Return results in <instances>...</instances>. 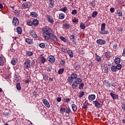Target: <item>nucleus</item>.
<instances>
[{"label":"nucleus","instance_id":"nucleus-33","mask_svg":"<svg viewBox=\"0 0 125 125\" xmlns=\"http://www.w3.org/2000/svg\"><path fill=\"white\" fill-rule=\"evenodd\" d=\"M17 31L18 34H22V28L20 27H18L17 28Z\"/></svg>","mask_w":125,"mask_h":125},{"label":"nucleus","instance_id":"nucleus-12","mask_svg":"<svg viewBox=\"0 0 125 125\" xmlns=\"http://www.w3.org/2000/svg\"><path fill=\"white\" fill-rule=\"evenodd\" d=\"M48 61L50 63H54L55 62V58L53 56H49L48 58Z\"/></svg>","mask_w":125,"mask_h":125},{"label":"nucleus","instance_id":"nucleus-58","mask_svg":"<svg viewBox=\"0 0 125 125\" xmlns=\"http://www.w3.org/2000/svg\"><path fill=\"white\" fill-rule=\"evenodd\" d=\"M105 85L106 86V87H111V84H110V83L109 82H106L105 83Z\"/></svg>","mask_w":125,"mask_h":125},{"label":"nucleus","instance_id":"nucleus-40","mask_svg":"<svg viewBox=\"0 0 125 125\" xmlns=\"http://www.w3.org/2000/svg\"><path fill=\"white\" fill-rule=\"evenodd\" d=\"M74 79L72 78V77H71V76L68 77V83H73V82H74Z\"/></svg>","mask_w":125,"mask_h":125},{"label":"nucleus","instance_id":"nucleus-26","mask_svg":"<svg viewBox=\"0 0 125 125\" xmlns=\"http://www.w3.org/2000/svg\"><path fill=\"white\" fill-rule=\"evenodd\" d=\"M32 23L34 26H38L39 25V21L38 20H34Z\"/></svg>","mask_w":125,"mask_h":125},{"label":"nucleus","instance_id":"nucleus-30","mask_svg":"<svg viewBox=\"0 0 125 125\" xmlns=\"http://www.w3.org/2000/svg\"><path fill=\"white\" fill-rule=\"evenodd\" d=\"M72 88H73V89H75V88H76V87H78V84L75 83V82H73L72 85Z\"/></svg>","mask_w":125,"mask_h":125},{"label":"nucleus","instance_id":"nucleus-23","mask_svg":"<svg viewBox=\"0 0 125 125\" xmlns=\"http://www.w3.org/2000/svg\"><path fill=\"white\" fill-rule=\"evenodd\" d=\"M114 62L115 64H120V63H121V59H120L119 58H116L114 60Z\"/></svg>","mask_w":125,"mask_h":125},{"label":"nucleus","instance_id":"nucleus-7","mask_svg":"<svg viewBox=\"0 0 125 125\" xmlns=\"http://www.w3.org/2000/svg\"><path fill=\"white\" fill-rule=\"evenodd\" d=\"M50 39L51 41L55 42H58V39H57V37L55 35H54L53 33L50 36Z\"/></svg>","mask_w":125,"mask_h":125},{"label":"nucleus","instance_id":"nucleus-27","mask_svg":"<svg viewBox=\"0 0 125 125\" xmlns=\"http://www.w3.org/2000/svg\"><path fill=\"white\" fill-rule=\"evenodd\" d=\"M30 16L34 18L38 17V14L36 12H32L30 13Z\"/></svg>","mask_w":125,"mask_h":125},{"label":"nucleus","instance_id":"nucleus-1","mask_svg":"<svg viewBox=\"0 0 125 125\" xmlns=\"http://www.w3.org/2000/svg\"><path fill=\"white\" fill-rule=\"evenodd\" d=\"M43 36L45 40L48 41L50 39V36L53 34V30L51 28L47 27H45L42 28Z\"/></svg>","mask_w":125,"mask_h":125},{"label":"nucleus","instance_id":"nucleus-47","mask_svg":"<svg viewBox=\"0 0 125 125\" xmlns=\"http://www.w3.org/2000/svg\"><path fill=\"white\" fill-rule=\"evenodd\" d=\"M26 54V55H27V56H29L30 57L32 56V55H33V52L31 51H27Z\"/></svg>","mask_w":125,"mask_h":125},{"label":"nucleus","instance_id":"nucleus-54","mask_svg":"<svg viewBox=\"0 0 125 125\" xmlns=\"http://www.w3.org/2000/svg\"><path fill=\"white\" fill-rule=\"evenodd\" d=\"M83 86H84V85L83 84V83H81L79 85V89H83Z\"/></svg>","mask_w":125,"mask_h":125},{"label":"nucleus","instance_id":"nucleus-52","mask_svg":"<svg viewBox=\"0 0 125 125\" xmlns=\"http://www.w3.org/2000/svg\"><path fill=\"white\" fill-rule=\"evenodd\" d=\"M83 95H84V92L83 91L80 92V93L79 95V97H80V98H82V97H83Z\"/></svg>","mask_w":125,"mask_h":125},{"label":"nucleus","instance_id":"nucleus-6","mask_svg":"<svg viewBox=\"0 0 125 125\" xmlns=\"http://www.w3.org/2000/svg\"><path fill=\"white\" fill-rule=\"evenodd\" d=\"M12 23L14 26H18V25H19V20H18V19H17V18L14 17L13 18Z\"/></svg>","mask_w":125,"mask_h":125},{"label":"nucleus","instance_id":"nucleus-11","mask_svg":"<svg viewBox=\"0 0 125 125\" xmlns=\"http://www.w3.org/2000/svg\"><path fill=\"white\" fill-rule=\"evenodd\" d=\"M96 98V96L94 94L89 95L88 97V99L89 101H93Z\"/></svg>","mask_w":125,"mask_h":125},{"label":"nucleus","instance_id":"nucleus-45","mask_svg":"<svg viewBox=\"0 0 125 125\" xmlns=\"http://www.w3.org/2000/svg\"><path fill=\"white\" fill-rule=\"evenodd\" d=\"M98 13L97 11H95L92 13V18H95L97 16Z\"/></svg>","mask_w":125,"mask_h":125},{"label":"nucleus","instance_id":"nucleus-18","mask_svg":"<svg viewBox=\"0 0 125 125\" xmlns=\"http://www.w3.org/2000/svg\"><path fill=\"white\" fill-rule=\"evenodd\" d=\"M69 38L70 40L72 42H73V43H76V38H75V35H71Z\"/></svg>","mask_w":125,"mask_h":125},{"label":"nucleus","instance_id":"nucleus-35","mask_svg":"<svg viewBox=\"0 0 125 125\" xmlns=\"http://www.w3.org/2000/svg\"><path fill=\"white\" fill-rule=\"evenodd\" d=\"M65 110L66 109L65 108V107H62L60 108V112L63 115L64 114V113H65Z\"/></svg>","mask_w":125,"mask_h":125},{"label":"nucleus","instance_id":"nucleus-36","mask_svg":"<svg viewBox=\"0 0 125 125\" xmlns=\"http://www.w3.org/2000/svg\"><path fill=\"white\" fill-rule=\"evenodd\" d=\"M59 10H60V11H62V12H64V13H66V12L67 10V7H63V8L60 9Z\"/></svg>","mask_w":125,"mask_h":125},{"label":"nucleus","instance_id":"nucleus-25","mask_svg":"<svg viewBox=\"0 0 125 125\" xmlns=\"http://www.w3.org/2000/svg\"><path fill=\"white\" fill-rule=\"evenodd\" d=\"M77 84H80L82 83V79L81 78H76L74 81Z\"/></svg>","mask_w":125,"mask_h":125},{"label":"nucleus","instance_id":"nucleus-38","mask_svg":"<svg viewBox=\"0 0 125 125\" xmlns=\"http://www.w3.org/2000/svg\"><path fill=\"white\" fill-rule=\"evenodd\" d=\"M74 69L76 71H78V70H80V69H81V66L80 65V64L75 65L74 66Z\"/></svg>","mask_w":125,"mask_h":125},{"label":"nucleus","instance_id":"nucleus-21","mask_svg":"<svg viewBox=\"0 0 125 125\" xmlns=\"http://www.w3.org/2000/svg\"><path fill=\"white\" fill-rule=\"evenodd\" d=\"M25 42H27L29 44H32V43H33V40L30 39H28V38L25 39Z\"/></svg>","mask_w":125,"mask_h":125},{"label":"nucleus","instance_id":"nucleus-20","mask_svg":"<svg viewBox=\"0 0 125 125\" xmlns=\"http://www.w3.org/2000/svg\"><path fill=\"white\" fill-rule=\"evenodd\" d=\"M65 18V14L63 13H61L59 15V19L61 20H63Z\"/></svg>","mask_w":125,"mask_h":125},{"label":"nucleus","instance_id":"nucleus-39","mask_svg":"<svg viewBox=\"0 0 125 125\" xmlns=\"http://www.w3.org/2000/svg\"><path fill=\"white\" fill-rule=\"evenodd\" d=\"M117 14L118 16H123V12L121 11V10L118 9L117 10Z\"/></svg>","mask_w":125,"mask_h":125},{"label":"nucleus","instance_id":"nucleus-4","mask_svg":"<svg viewBox=\"0 0 125 125\" xmlns=\"http://www.w3.org/2000/svg\"><path fill=\"white\" fill-rule=\"evenodd\" d=\"M31 5L32 3L29 1H27L22 4V7L23 9H26V8H30Z\"/></svg>","mask_w":125,"mask_h":125},{"label":"nucleus","instance_id":"nucleus-57","mask_svg":"<svg viewBox=\"0 0 125 125\" xmlns=\"http://www.w3.org/2000/svg\"><path fill=\"white\" fill-rule=\"evenodd\" d=\"M90 4L91 6H92L93 7H94V6H95V3L93 1L90 2Z\"/></svg>","mask_w":125,"mask_h":125},{"label":"nucleus","instance_id":"nucleus-50","mask_svg":"<svg viewBox=\"0 0 125 125\" xmlns=\"http://www.w3.org/2000/svg\"><path fill=\"white\" fill-rule=\"evenodd\" d=\"M39 46L41 48H44V47H45V44H44V43H41L39 44Z\"/></svg>","mask_w":125,"mask_h":125},{"label":"nucleus","instance_id":"nucleus-34","mask_svg":"<svg viewBox=\"0 0 125 125\" xmlns=\"http://www.w3.org/2000/svg\"><path fill=\"white\" fill-rule=\"evenodd\" d=\"M111 70L112 72H116L117 71V67L114 65H112L111 67Z\"/></svg>","mask_w":125,"mask_h":125},{"label":"nucleus","instance_id":"nucleus-59","mask_svg":"<svg viewBox=\"0 0 125 125\" xmlns=\"http://www.w3.org/2000/svg\"><path fill=\"white\" fill-rule=\"evenodd\" d=\"M48 22H49V23H52V24H53V23L54 22V21H53V19H52V18H51L50 19L48 20Z\"/></svg>","mask_w":125,"mask_h":125},{"label":"nucleus","instance_id":"nucleus-24","mask_svg":"<svg viewBox=\"0 0 125 125\" xmlns=\"http://www.w3.org/2000/svg\"><path fill=\"white\" fill-rule=\"evenodd\" d=\"M12 65H16L17 63V59L13 58L11 62Z\"/></svg>","mask_w":125,"mask_h":125},{"label":"nucleus","instance_id":"nucleus-14","mask_svg":"<svg viewBox=\"0 0 125 125\" xmlns=\"http://www.w3.org/2000/svg\"><path fill=\"white\" fill-rule=\"evenodd\" d=\"M40 60L42 64H44L46 59L42 55H40L39 57Z\"/></svg>","mask_w":125,"mask_h":125},{"label":"nucleus","instance_id":"nucleus-32","mask_svg":"<svg viewBox=\"0 0 125 125\" xmlns=\"http://www.w3.org/2000/svg\"><path fill=\"white\" fill-rule=\"evenodd\" d=\"M104 70L105 73H108V65L107 64L104 65Z\"/></svg>","mask_w":125,"mask_h":125},{"label":"nucleus","instance_id":"nucleus-37","mask_svg":"<svg viewBox=\"0 0 125 125\" xmlns=\"http://www.w3.org/2000/svg\"><path fill=\"white\" fill-rule=\"evenodd\" d=\"M16 88L18 90H21V86L20 85V83H17Z\"/></svg>","mask_w":125,"mask_h":125},{"label":"nucleus","instance_id":"nucleus-8","mask_svg":"<svg viewBox=\"0 0 125 125\" xmlns=\"http://www.w3.org/2000/svg\"><path fill=\"white\" fill-rule=\"evenodd\" d=\"M42 103H43L44 105H45V106L47 107V108H49L50 107V104H49V102H48V101H47V100L45 99H43Z\"/></svg>","mask_w":125,"mask_h":125},{"label":"nucleus","instance_id":"nucleus-19","mask_svg":"<svg viewBox=\"0 0 125 125\" xmlns=\"http://www.w3.org/2000/svg\"><path fill=\"white\" fill-rule=\"evenodd\" d=\"M62 27L65 30H67V29H69V28H70V24H67V23H64L62 25Z\"/></svg>","mask_w":125,"mask_h":125},{"label":"nucleus","instance_id":"nucleus-41","mask_svg":"<svg viewBox=\"0 0 125 125\" xmlns=\"http://www.w3.org/2000/svg\"><path fill=\"white\" fill-rule=\"evenodd\" d=\"M63 72H64V68L60 69L58 71V73L59 75H61V74H63Z\"/></svg>","mask_w":125,"mask_h":125},{"label":"nucleus","instance_id":"nucleus-49","mask_svg":"<svg viewBox=\"0 0 125 125\" xmlns=\"http://www.w3.org/2000/svg\"><path fill=\"white\" fill-rule=\"evenodd\" d=\"M65 112L66 114H70V113L71 112V109L70 108V107H68L66 108V109H65Z\"/></svg>","mask_w":125,"mask_h":125},{"label":"nucleus","instance_id":"nucleus-55","mask_svg":"<svg viewBox=\"0 0 125 125\" xmlns=\"http://www.w3.org/2000/svg\"><path fill=\"white\" fill-rule=\"evenodd\" d=\"M43 80H44V81H47V80L48 79V76L46 75H43Z\"/></svg>","mask_w":125,"mask_h":125},{"label":"nucleus","instance_id":"nucleus-42","mask_svg":"<svg viewBox=\"0 0 125 125\" xmlns=\"http://www.w3.org/2000/svg\"><path fill=\"white\" fill-rule=\"evenodd\" d=\"M80 27L83 30H84V29H85V25H84V24H83V23H81L80 24Z\"/></svg>","mask_w":125,"mask_h":125},{"label":"nucleus","instance_id":"nucleus-16","mask_svg":"<svg viewBox=\"0 0 125 125\" xmlns=\"http://www.w3.org/2000/svg\"><path fill=\"white\" fill-rule=\"evenodd\" d=\"M30 34L33 38H38V35L36 33V32L34 30L30 31Z\"/></svg>","mask_w":125,"mask_h":125},{"label":"nucleus","instance_id":"nucleus-63","mask_svg":"<svg viewBox=\"0 0 125 125\" xmlns=\"http://www.w3.org/2000/svg\"><path fill=\"white\" fill-rule=\"evenodd\" d=\"M110 12H115V8H114L113 7H112L110 9Z\"/></svg>","mask_w":125,"mask_h":125},{"label":"nucleus","instance_id":"nucleus-43","mask_svg":"<svg viewBox=\"0 0 125 125\" xmlns=\"http://www.w3.org/2000/svg\"><path fill=\"white\" fill-rule=\"evenodd\" d=\"M60 39L61 40V41H62L64 42H67V39H66L64 37L61 36L60 37Z\"/></svg>","mask_w":125,"mask_h":125},{"label":"nucleus","instance_id":"nucleus-53","mask_svg":"<svg viewBox=\"0 0 125 125\" xmlns=\"http://www.w3.org/2000/svg\"><path fill=\"white\" fill-rule=\"evenodd\" d=\"M77 13H78V11H77V10H73L71 12V14L72 15H76V14H77Z\"/></svg>","mask_w":125,"mask_h":125},{"label":"nucleus","instance_id":"nucleus-29","mask_svg":"<svg viewBox=\"0 0 125 125\" xmlns=\"http://www.w3.org/2000/svg\"><path fill=\"white\" fill-rule=\"evenodd\" d=\"M110 96L112 97L113 99H117L119 96L113 93H110Z\"/></svg>","mask_w":125,"mask_h":125},{"label":"nucleus","instance_id":"nucleus-31","mask_svg":"<svg viewBox=\"0 0 125 125\" xmlns=\"http://www.w3.org/2000/svg\"><path fill=\"white\" fill-rule=\"evenodd\" d=\"M0 66H3L4 65V61L2 57H0Z\"/></svg>","mask_w":125,"mask_h":125},{"label":"nucleus","instance_id":"nucleus-46","mask_svg":"<svg viewBox=\"0 0 125 125\" xmlns=\"http://www.w3.org/2000/svg\"><path fill=\"white\" fill-rule=\"evenodd\" d=\"M51 70H52V66H51V65H49L47 69V71L48 73H50L51 72Z\"/></svg>","mask_w":125,"mask_h":125},{"label":"nucleus","instance_id":"nucleus-13","mask_svg":"<svg viewBox=\"0 0 125 125\" xmlns=\"http://www.w3.org/2000/svg\"><path fill=\"white\" fill-rule=\"evenodd\" d=\"M95 59H96L97 62L100 63V62H101V61H102V59L101 58V57H100V56L98 55L97 53H96L95 54Z\"/></svg>","mask_w":125,"mask_h":125},{"label":"nucleus","instance_id":"nucleus-15","mask_svg":"<svg viewBox=\"0 0 125 125\" xmlns=\"http://www.w3.org/2000/svg\"><path fill=\"white\" fill-rule=\"evenodd\" d=\"M67 53L68 54L69 57L70 58H73L74 57V53H73V51L71 50H67Z\"/></svg>","mask_w":125,"mask_h":125},{"label":"nucleus","instance_id":"nucleus-28","mask_svg":"<svg viewBox=\"0 0 125 125\" xmlns=\"http://www.w3.org/2000/svg\"><path fill=\"white\" fill-rule=\"evenodd\" d=\"M104 56L107 59H109L110 57H111V54H110V52H106L105 53Z\"/></svg>","mask_w":125,"mask_h":125},{"label":"nucleus","instance_id":"nucleus-62","mask_svg":"<svg viewBox=\"0 0 125 125\" xmlns=\"http://www.w3.org/2000/svg\"><path fill=\"white\" fill-rule=\"evenodd\" d=\"M61 100H62V99H61V97H58L57 98V102H61Z\"/></svg>","mask_w":125,"mask_h":125},{"label":"nucleus","instance_id":"nucleus-51","mask_svg":"<svg viewBox=\"0 0 125 125\" xmlns=\"http://www.w3.org/2000/svg\"><path fill=\"white\" fill-rule=\"evenodd\" d=\"M27 24L28 26H33V21H27Z\"/></svg>","mask_w":125,"mask_h":125},{"label":"nucleus","instance_id":"nucleus-64","mask_svg":"<svg viewBox=\"0 0 125 125\" xmlns=\"http://www.w3.org/2000/svg\"><path fill=\"white\" fill-rule=\"evenodd\" d=\"M123 56H125V47L124 49L123 53L122 54Z\"/></svg>","mask_w":125,"mask_h":125},{"label":"nucleus","instance_id":"nucleus-3","mask_svg":"<svg viewBox=\"0 0 125 125\" xmlns=\"http://www.w3.org/2000/svg\"><path fill=\"white\" fill-rule=\"evenodd\" d=\"M24 67L25 69L29 70L31 67V60L26 59L24 63Z\"/></svg>","mask_w":125,"mask_h":125},{"label":"nucleus","instance_id":"nucleus-56","mask_svg":"<svg viewBox=\"0 0 125 125\" xmlns=\"http://www.w3.org/2000/svg\"><path fill=\"white\" fill-rule=\"evenodd\" d=\"M60 64L62 66H64V65H65V61H64V60H61Z\"/></svg>","mask_w":125,"mask_h":125},{"label":"nucleus","instance_id":"nucleus-9","mask_svg":"<svg viewBox=\"0 0 125 125\" xmlns=\"http://www.w3.org/2000/svg\"><path fill=\"white\" fill-rule=\"evenodd\" d=\"M97 43L98 44H100V45H102L106 43V41L104 40L98 39L97 40Z\"/></svg>","mask_w":125,"mask_h":125},{"label":"nucleus","instance_id":"nucleus-5","mask_svg":"<svg viewBox=\"0 0 125 125\" xmlns=\"http://www.w3.org/2000/svg\"><path fill=\"white\" fill-rule=\"evenodd\" d=\"M92 103L96 108H102V104H101L100 103L98 102L97 100L93 101Z\"/></svg>","mask_w":125,"mask_h":125},{"label":"nucleus","instance_id":"nucleus-61","mask_svg":"<svg viewBox=\"0 0 125 125\" xmlns=\"http://www.w3.org/2000/svg\"><path fill=\"white\" fill-rule=\"evenodd\" d=\"M87 108H88L87 105H86L85 104H83V106H82L83 109H87Z\"/></svg>","mask_w":125,"mask_h":125},{"label":"nucleus","instance_id":"nucleus-2","mask_svg":"<svg viewBox=\"0 0 125 125\" xmlns=\"http://www.w3.org/2000/svg\"><path fill=\"white\" fill-rule=\"evenodd\" d=\"M105 26L106 24L105 23L101 24V31L100 32L101 35H108L109 34V31L106 30Z\"/></svg>","mask_w":125,"mask_h":125},{"label":"nucleus","instance_id":"nucleus-60","mask_svg":"<svg viewBox=\"0 0 125 125\" xmlns=\"http://www.w3.org/2000/svg\"><path fill=\"white\" fill-rule=\"evenodd\" d=\"M3 116H5V117H6V116H9V113L7 112L6 111H4L3 113Z\"/></svg>","mask_w":125,"mask_h":125},{"label":"nucleus","instance_id":"nucleus-44","mask_svg":"<svg viewBox=\"0 0 125 125\" xmlns=\"http://www.w3.org/2000/svg\"><path fill=\"white\" fill-rule=\"evenodd\" d=\"M14 79L15 82H19V77L18 76V75H15L14 77Z\"/></svg>","mask_w":125,"mask_h":125},{"label":"nucleus","instance_id":"nucleus-17","mask_svg":"<svg viewBox=\"0 0 125 125\" xmlns=\"http://www.w3.org/2000/svg\"><path fill=\"white\" fill-rule=\"evenodd\" d=\"M71 108L72 109L73 112H76L78 110V106L75 104H71Z\"/></svg>","mask_w":125,"mask_h":125},{"label":"nucleus","instance_id":"nucleus-22","mask_svg":"<svg viewBox=\"0 0 125 125\" xmlns=\"http://www.w3.org/2000/svg\"><path fill=\"white\" fill-rule=\"evenodd\" d=\"M70 77H72L73 80H76L78 78V75L75 72L72 73Z\"/></svg>","mask_w":125,"mask_h":125},{"label":"nucleus","instance_id":"nucleus-48","mask_svg":"<svg viewBox=\"0 0 125 125\" xmlns=\"http://www.w3.org/2000/svg\"><path fill=\"white\" fill-rule=\"evenodd\" d=\"M117 70H121L122 69V65L121 64H117L116 65Z\"/></svg>","mask_w":125,"mask_h":125},{"label":"nucleus","instance_id":"nucleus-10","mask_svg":"<svg viewBox=\"0 0 125 125\" xmlns=\"http://www.w3.org/2000/svg\"><path fill=\"white\" fill-rule=\"evenodd\" d=\"M48 3L50 8H53L54 7V0H48Z\"/></svg>","mask_w":125,"mask_h":125}]
</instances>
